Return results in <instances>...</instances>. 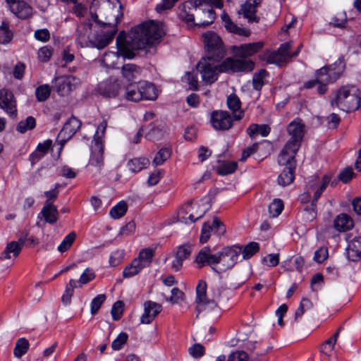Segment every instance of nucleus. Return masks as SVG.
<instances>
[{
    "label": "nucleus",
    "mask_w": 361,
    "mask_h": 361,
    "mask_svg": "<svg viewBox=\"0 0 361 361\" xmlns=\"http://www.w3.org/2000/svg\"><path fill=\"white\" fill-rule=\"evenodd\" d=\"M164 35L163 24L155 21L143 23L132 28L128 35L121 32L116 38L117 51L105 52L100 62L107 68H113L117 64L120 58L123 59L133 58L134 50L154 45Z\"/></svg>",
    "instance_id": "nucleus-1"
},
{
    "label": "nucleus",
    "mask_w": 361,
    "mask_h": 361,
    "mask_svg": "<svg viewBox=\"0 0 361 361\" xmlns=\"http://www.w3.org/2000/svg\"><path fill=\"white\" fill-rule=\"evenodd\" d=\"M264 47L262 42L233 46L231 50L234 57H228L221 63L220 71L224 73L250 72L254 69L255 63L247 58L259 52Z\"/></svg>",
    "instance_id": "nucleus-2"
},
{
    "label": "nucleus",
    "mask_w": 361,
    "mask_h": 361,
    "mask_svg": "<svg viewBox=\"0 0 361 361\" xmlns=\"http://www.w3.org/2000/svg\"><path fill=\"white\" fill-rule=\"evenodd\" d=\"M305 125L299 118L294 119L287 127L289 139L281 152V161H285L286 154L295 155L305 135Z\"/></svg>",
    "instance_id": "nucleus-3"
},
{
    "label": "nucleus",
    "mask_w": 361,
    "mask_h": 361,
    "mask_svg": "<svg viewBox=\"0 0 361 361\" xmlns=\"http://www.w3.org/2000/svg\"><path fill=\"white\" fill-rule=\"evenodd\" d=\"M331 180V175L330 174L324 175L322 179L316 175L309 177L305 185V191L299 196L300 201L302 203L311 201L312 206H315L316 202Z\"/></svg>",
    "instance_id": "nucleus-4"
},
{
    "label": "nucleus",
    "mask_w": 361,
    "mask_h": 361,
    "mask_svg": "<svg viewBox=\"0 0 361 361\" xmlns=\"http://www.w3.org/2000/svg\"><path fill=\"white\" fill-rule=\"evenodd\" d=\"M334 104L344 111L357 110L360 104V93L355 85L342 87L336 93V98L332 101Z\"/></svg>",
    "instance_id": "nucleus-5"
},
{
    "label": "nucleus",
    "mask_w": 361,
    "mask_h": 361,
    "mask_svg": "<svg viewBox=\"0 0 361 361\" xmlns=\"http://www.w3.org/2000/svg\"><path fill=\"white\" fill-rule=\"evenodd\" d=\"M106 127L107 122L105 120L98 125L91 147V154L87 166L89 168H94L97 172H99L104 166L103 141Z\"/></svg>",
    "instance_id": "nucleus-6"
},
{
    "label": "nucleus",
    "mask_w": 361,
    "mask_h": 361,
    "mask_svg": "<svg viewBox=\"0 0 361 361\" xmlns=\"http://www.w3.org/2000/svg\"><path fill=\"white\" fill-rule=\"evenodd\" d=\"M204 4L206 6L214 4L217 8H221L223 7L222 0L187 1L180 4L178 7L179 18L187 24L190 25H193L195 22V15L192 11H195L196 18H198L201 11L204 13L205 9L202 8Z\"/></svg>",
    "instance_id": "nucleus-7"
},
{
    "label": "nucleus",
    "mask_w": 361,
    "mask_h": 361,
    "mask_svg": "<svg viewBox=\"0 0 361 361\" xmlns=\"http://www.w3.org/2000/svg\"><path fill=\"white\" fill-rule=\"evenodd\" d=\"M242 252V247L233 245L224 247L220 252L216 254L213 271L217 274H221L228 269H231L238 262Z\"/></svg>",
    "instance_id": "nucleus-8"
},
{
    "label": "nucleus",
    "mask_w": 361,
    "mask_h": 361,
    "mask_svg": "<svg viewBox=\"0 0 361 361\" xmlns=\"http://www.w3.org/2000/svg\"><path fill=\"white\" fill-rule=\"evenodd\" d=\"M209 209L208 204L202 202H188L178 211V221L184 224H192L200 219Z\"/></svg>",
    "instance_id": "nucleus-9"
},
{
    "label": "nucleus",
    "mask_w": 361,
    "mask_h": 361,
    "mask_svg": "<svg viewBox=\"0 0 361 361\" xmlns=\"http://www.w3.org/2000/svg\"><path fill=\"white\" fill-rule=\"evenodd\" d=\"M220 60L205 56L197 63V70L205 84H212L217 80L218 72H221L220 71L221 64H217Z\"/></svg>",
    "instance_id": "nucleus-10"
},
{
    "label": "nucleus",
    "mask_w": 361,
    "mask_h": 361,
    "mask_svg": "<svg viewBox=\"0 0 361 361\" xmlns=\"http://www.w3.org/2000/svg\"><path fill=\"white\" fill-rule=\"evenodd\" d=\"M206 56L221 59L225 54L222 40L216 33L212 31L205 32L203 35Z\"/></svg>",
    "instance_id": "nucleus-11"
},
{
    "label": "nucleus",
    "mask_w": 361,
    "mask_h": 361,
    "mask_svg": "<svg viewBox=\"0 0 361 361\" xmlns=\"http://www.w3.org/2000/svg\"><path fill=\"white\" fill-rule=\"evenodd\" d=\"M290 47V42H286L282 44L276 51H267L262 56V59L266 61L267 63L271 64H276L281 66L283 63H285L290 58L298 55L299 49L301 45L298 47L297 51L290 54L288 51Z\"/></svg>",
    "instance_id": "nucleus-12"
},
{
    "label": "nucleus",
    "mask_w": 361,
    "mask_h": 361,
    "mask_svg": "<svg viewBox=\"0 0 361 361\" xmlns=\"http://www.w3.org/2000/svg\"><path fill=\"white\" fill-rule=\"evenodd\" d=\"M195 301L197 315L202 312H209L217 309L216 302L207 296V283L203 280H200L197 285Z\"/></svg>",
    "instance_id": "nucleus-13"
},
{
    "label": "nucleus",
    "mask_w": 361,
    "mask_h": 361,
    "mask_svg": "<svg viewBox=\"0 0 361 361\" xmlns=\"http://www.w3.org/2000/svg\"><path fill=\"white\" fill-rule=\"evenodd\" d=\"M285 161H281V153L279 155L278 161L281 166L285 168L278 177V183L281 186H286L290 185L295 178V169L296 166L295 155L286 154Z\"/></svg>",
    "instance_id": "nucleus-14"
},
{
    "label": "nucleus",
    "mask_w": 361,
    "mask_h": 361,
    "mask_svg": "<svg viewBox=\"0 0 361 361\" xmlns=\"http://www.w3.org/2000/svg\"><path fill=\"white\" fill-rule=\"evenodd\" d=\"M53 87L60 96L68 95L80 83V80L73 75H61L52 80Z\"/></svg>",
    "instance_id": "nucleus-15"
},
{
    "label": "nucleus",
    "mask_w": 361,
    "mask_h": 361,
    "mask_svg": "<svg viewBox=\"0 0 361 361\" xmlns=\"http://www.w3.org/2000/svg\"><path fill=\"white\" fill-rule=\"evenodd\" d=\"M116 32L117 29L115 25L110 26L109 24H105L101 32L97 33L92 39V43L90 47L98 49H104L113 40Z\"/></svg>",
    "instance_id": "nucleus-16"
},
{
    "label": "nucleus",
    "mask_w": 361,
    "mask_h": 361,
    "mask_svg": "<svg viewBox=\"0 0 361 361\" xmlns=\"http://www.w3.org/2000/svg\"><path fill=\"white\" fill-rule=\"evenodd\" d=\"M27 236L28 233L27 232H22L18 241H11L8 243L1 254V259H9L12 257H17L25 243Z\"/></svg>",
    "instance_id": "nucleus-17"
},
{
    "label": "nucleus",
    "mask_w": 361,
    "mask_h": 361,
    "mask_svg": "<svg viewBox=\"0 0 361 361\" xmlns=\"http://www.w3.org/2000/svg\"><path fill=\"white\" fill-rule=\"evenodd\" d=\"M210 123L216 130H226L232 126L230 114L224 111H214L211 114Z\"/></svg>",
    "instance_id": "nucleus-18"
},
{
    "label": "nucleus",
    "mask_w": 361,
    "mask_h": 361,
    "mask_svg": "<svg viewBox=\"0 0 361 361\" xmlns=\"http://www.w3.org/2000/svg\"><path fill=\"white\" fill-rule=\"evenodd\" d=\"M0 108L11 117L16 116V99L13 94L6 89L0 90Z\"/></svg>",
    "instance_id": "nucleus-19"
},
{
    "label": "nucleus",
    "mask_w": 361,
    "mask_h": 361,
    "mask_svg": "<svg viewBox=\"0 0 361 361\" xmlns=\"http://www.w3.org/2000/svg\"><path fill=\"white\" fill-rule=\"evenodd\" d=\"M225 231V226L218 218L215 217L214 218L212 225L209 224H203L200 240L202 243H206L209 240L212 232H214V233L218 235H223Z\"/></svg>",
    "instance_id": "nucleus-20"
},
{
    "label": "nucleus",
    "mask_w": 361,
    "mask_h": 361,
    "mask_svg": "<svg viewBox=\"0 0 361 361\" xmlns=\"http://www.w3.org/2000/svg\"><path fill=\"white\" fill-rule=\"evenodd\" d=\"M91 24L90 20L81 23L76 30V42L80 47H90L92 43L91 38Z\"/></svg>",
    "instance_id": "nucleus-21"
},
{
    "label": "nucleus",
    "mask_w": 361,
    "mask_h": 361,
    "mask_svg": "<svg viewBox=\"0 0 361 361\" xmlns=\"http://www.w3.org/2000/svg\"><path fill=\"white\" fill-rule=\"evenodd\" d=\"M144 312L140 317V323L150 324L161 311L162 307L153 301H147L144 303Z\"/></svg>",
    "instance_id": "nucleus-22"
},
{
    "label": "nucleus",
    "mask_w": 361,
    "mask_h": 361,
    "mask_svg": "<svg viewBox=\"0 0 361 361\" xmlns=\"http://www.w3.org/2000/svg\"><path fill=\"white\" fill-rule=\"evenodd\" d=\"M346 255L349 260L356 262L361 258V235L352 239L347 238Z\"/></svg>",
    "instance_id": "nucleus-23"
},
{
    "label": "nucleus",
    "mask_w": 361,
    "mask_h": 361,
    "mask_svg": "<svg viewBox=\"0 0 361 361\" xmlns=\"http://www.w3.org/2000/svg\"><path fill=\"white\" fill-rule=\"evenodd\" d=\"M259 4V0H245L241 5L239 13L243 14L248 22H258L259 18L256 16V9Z\"/></svg>",
    "instance_id": "nucleus-24"
},
{
    "label": "nucleus",
    "mask_w": 361,
    "mask_h": 361,
    "mask_svg": "<svg viewBox=\"0 0 361 361\" xmlns=\"http://www.w3.org/2000/svg\"><path fill=\"white\" fill-rule=\"evenodd\" d=\"M190 253L191 247L190 245H184L179 246L174 252L173 258L171 261V269L176 271L180 270L183 261L190 256Z\"/></svg>",
    "instance_id": "nucleus-25"
},
{
    "label": "nucleus",
    "mask_w": 361,
    "mask_h": 361,
    "mask_svg": "<svg viewBox=\"0 0 361 361\" xmlns=\"http://www.w3.org/2000/svg\"><path fill=\"white\" fill-rule=\"evenodd\" d=\"M216 259V254H212L209 247H204L198 252L195 262L200 268L208 265L213 270Z\"/></svg>",
    "instance_id": "nucleus-26"
},
{
    "label": "nucleus",
    "mask_w": 361,
    "mask_h": 361,
    "mask_svg": "<svg viewBox=\"0 0 361 361\" xmlns=\"http://www.w3.org/2000/svg\"><path fill=\"white\" fill-rule=\"evenodd\" d=\"M221 18L223 25L228 32L245 37H248L250 35L249 30L238 27L235 25L225 11L222 13Z\"/></svg>",
    "instance_id": "nucleus-27"
},
{
    "label": "nucleus",
    "mask_w": 361,
    "mask_h": 361,
    "mask_svg": "<svg viewBox=\"0 0 361 361\" xmlns=\"http://www.w3.org/2000/svg\"><path fill=\"white\" fill-rule=\"evenodd\" d=\"M80 126L81 123L77 118H70L60 131L59 137H61L62 139L71 137L80 128Z\"/></svg>",
    "instance_id": "nucleus-28"
},
{
    "label": "nucleus",
    "mask_w": 361,
    "mask_h": 361,
    "mask_svg": "<svg viewBox=\"0 0 361 361\" xmlns=\"http://www.w3.org/2000/svg\"><path fill=\"white\" fill-rule=\"evenodd\" d=\"M215 6L214 4H210L206 6L204 4H203L202 8L204 10V13L202 11L200 13L199 18H196L197 20V23L194 22V25H197L199 27H205L213 23L216 18L215 13L214 12L212 7Z\"/></svg>",
    "instance_id": "nucleus-29"
},
{
    "label": "nucleus",
    "mask_w": 361,
    "mask_h": 361,
    "mask_svg": "<svg viewBox=\"0 0 361 361\" xmlns=\"http://www.w3.org/2000/svg\"><path fill=\"white\" fill-rule=\"evenodd\" d=\"M11 11L20 19H27L33 13L32 8L24 1L18 0L17 4L12 5Z\"/></svg>",
    "instance_id": "nucleus-30"
},
{
    "label": "nucleus",
    "mask_w": 361,
    "mask_h": 361,
    "mask_svg": "<svg viewBox=\"0 0 361 361\" xmlns=\"http://www.w3.org/2000/svg\"><path fill=\"white\" fill-rule=\"evenodd\" d=\"M141 100H154L158 97V90L151 82L140 81Z\"/></svg>",
    "instance_id": "nucleus-31"
},
{
    "label": "nucleus",
    "mask_w": 361,
    "mask_h": 361,
    "mask_svg": "<svg viewBox=\"0 0 361 361\" xmlns=\"http://www.w3.org/2000/svg\"><path fill=\"white\" fill-rule=\"evenodd\" d=\"M332 82H334V80L331 78V73L326 67H323L317 71L315 80L307 82L305 84V87L310 89L313 87L316 83H329Z\"/></svg>",
    "instance_id": "nucleus-32"
},
{
    "label": "nucleus",
    "mask_w": 361,
    "mask_h": 361,
    "mask_svg": "<svg viewBox=\"0 0 361 361\" xmlns=\"http://www.w3.org/2000/svg\"><path fill=\"white\" fill-rule=\"evenodd\" d=\"M102 94L106 97H116L123 92V88L120 87L118 80L109 81L101 85Z\"/></svg>",
    "instance_id": "nucleus-33"
},
{
    "label": "nucleus",
    "mask_w": 361,
    "mask_h": 361,
    "mask_svg": "<svg viewBox=\"0 0 361 361\" xmlns=\"http://www.w3.org/2000/svg\"><path fill=\"white\" fill-rule=\"evenodd\" d=\"M140 82H130L123 88V97L128 101L139 102L141 100Z\"/></svg>",
    "instance_id": "nucleus-34"
},
{
    "label": "nucleus",
    "mask_w": 361,
    "mask_h": 361,
    "mask_svg": "<svg viewBox=\"0 0 361 361\" xmlns=\"http://www.w3.org/2000/svg\"><path fill=\"white\" fill-rule=\"evenodd\" d=\"M334 226L338 232H345L353 227V221L348 215L341 214L335 219Z\"/></svg>",
    "instance_id": "nucleus-35"
},
{
    "label": "nucleus",
    "mask_w": 361,
    "mask_h": 361,
    "mask_svg": "<svg viewBox=\"0 0 361 361\" xmlns=\"http://www.w3.org/2000/svg\"><path fill=\"white\" fill-rule=\"evenodd\" d=\"M122 77L127 82H131L140 78L141 69L133 63H127L122 67Z\"/></svg>",
    "instance_id": "nucleus-36"
},
{
    "label": "nucleus",
    "mask_w": 361,
    "mask_h": 361,
    "mask_svg": "<svg viewBox=\"0 0 361 361\" xmlns=\"http://www.w3.org/2000/svg\"><path fill=\"white\" fill-rule=\"evenodd\" d=\"M227 105L232 111L233 115L236 120H240L244 115L243 111L240 109V101L235 94H231L227 98Z\"/></svg>",
    "instance_id": "nucleus-37"
},
{
    "label": "nucleus",
    "mask_w": 361,
    "mask_h": 361,
    "mask_svg": "<svg viewBox=\"0 0 361 361\" xmlns=\"http://www.w3.org/2000/svg\"><path fill=\"white\" fill-rule=\"evenodd\" d=\"M41 213L44 220L49 224H54L58 219V210L51 202H46Z\"/></svg>",
    "instance_id": "nucleus-38"
},
{
    "label": "nucleus",
    "mask_w": 361,
    "mask_h": 361,
    "mask_svg": "<svg viewBox=\"0 0 361 361\" xmlns=\"http://www.w3.org/2000/svg\"><path fill=\"white\" fill-rule=\"evenodd\" d=\"M52 144L51 140H47L42 143H39L35 152H33L30 156V159L31 162L35 163L38 161L42 157H43L48 152Z\"/></svg>",
    "instance_id": "nucleus-39"
},
{
    "label": "nucleus",
    "mask_w": 361,
    "mask_h": 361,
    "mask_svg": "<svg viewBox=\"0 0 361 361\" xmlns=\"http://www.w3.org/2000/svg\"><path fill=\"white\" fill-rule=\"evenodd\" d=\"M154 255V249L147 247L141 250L138 256L135 258L143 268L149 267Z\"/></svg>",
    "instance_id": "nucleus-40"
},
{
    "label": "nucleus",
    "mask_w": 361,
    "mask_h": 361,
    "mask_svg": "<svg viewBox=\"0 0 361 361\" xmlns=\"http://www.w3.org/2000/svg\"><path fill=\"white\" fill-rule=\"evenodd\" d=\"M247 133L251 138L255 137L258 134L262 137H267L270 133V128L269 126L262 124H252L247 129Z\"/></svg>",
    "instance_id": "nucleus-41"
},
{
    "label": "nucleus",
    "mask_w": 361,
    "mask_h": 361,
    "mask_svg": "<svg viewBox=\"0 0 361 361\" xmlns=\"http://www.w3.org/2000/svg\"><path fill=\"white\" fill-rule=\"evenodd\" d=\"M144 268L140 263L134 259L130 264H128L123 271V276L124 278H131L138 274Z\"/></svg>",
    "instance_id": "nucleus-42"
},
{
    "label": "nucleus",
    "mask_w": 361,
    "mask_h": 361,
    "mask_svg": "<svg viewBox=\"0 0 361 361\" xmlns=\"http://www.w3.org/2000/svg\"><path fill=\"white\" fill-rule=\"evenodd\" d=\"M149 164V161L145 157L134 158L128 162L129 170L133 172H138L146 168Z\"/></svg>",
    "instance_id": "nucleus-43"
},
{
    "label": "nucleus",
    "mask_w": 361,
    "mask_h": 361,
    "mask_svg": "<svg viewBox=\"0 0 361 361\" xmlns=\"http://www.w3.org/2000/svg\"><path fill=\"white\" fill-rule=\"evenodd\" d=\"M339 332H336L330 338L326 340L321 347V353L327 356L330 357L334 349L335 343L337 341Z\"/></svg>",
    "instance_id": "nucleus-44"
},
{
    "label": "nucleus",
    "mask_w": 361,
    "mask_h": 361,
    "mask_svg": "<svg viewBox=\"0 0 361 361\" xmlns=\"http://www.w3.org/2000/svg\"><path fill=\"white\" fill-rule=\"evenodd\" d=\"M35 126V118L32 116H27L25 120H22L18 123L16 130L20 133H25L28 130H32Z\"/></svg>",
    "instance_id": "nucleus-45"
},
{
    "label": "nucleus",
    "mask_w": 361,
    "mask_h": 361,
    "mask_svg": "<svg viewBox=\"0 0 361 361\" xmlns=\"http://www.w3.org/2000/svg\"><path fill=\"white\" fill-rule=\"evenodd\" d=\"M326 68L331 73V78L335 81L343 72L345 64L343 60L338 59L334 64L327 66Z\"/></svg>",
    "instance_id": "nucleus-46"
},
{
    "label": "nucleus",
    "mask_w": 361,
    "mask_h": 361,
    "mask_svg": "<svg viewBox=\"0 0 361 361\" xmlns=\"http://www.w3.org/2000/svg\"><path fill=\"white\" fill-rule=\"evenodd\" d=\"M259 250V245L256 242H250L244 247H242L240 255L244 259H248L252 257Z\"/></svg>",
    "instance_id": "nucleus-47"
},
{
    "label": "nucleus",
    "mask_w": 361,
    "mask_h": 361,
    "mask_svg": "<svg viewBox=\"0 0 361 361\" xmlns=\"http://www.w3.org/2000/svg\"><path fill=\"white\" fill-rule=\"evenodd\" d=\"M76 238V234L74 232L68 233L61 241L57 247V250L61 252H65L71 248Z\"/></svg>",
    "instance_id": "nucleus-48"
},
{
    "label": "nucleus",
    "mask_w": 361,
    "mask_h": 361,
    "mask_svg": "<svg viewBox=\"0 0 361 361\" xmlns=\"http://www.w3.org/2000/svg\"><path fill=\"white\" fill-rule=\"evenodd\" d=\"M171 157V149L168 147L161 148L155 155L152 163L154 166H159L164 164Z\"/></svg>",
    "instance_id": "nucleus-49"
},
{
    "label": "nucleus",
    "mask_w": 361,
    "mask_h": 361,
    "mask_svg": "<svg viewBox=\"0 0 361 361\" xmlns=\"http://www.w3.org/2000/svg\"><path fill=\"white\" fill-rule=\"evenodd\" d=\"M127 212V204L124 201H121L113 207L109 214L115 219L122 217Z\"/></svg>",
    "instance_id": "nucleus-50"
},
{
    "label": "nucleus",
    "mask_w": 361,
    "mask_h": 361,
    "mask_svg": "<svg viewBox=\"0 0 361 361\" xmlns=\"http://www.w3.org/2000/svg\"><path fill=\"white\" fill-rule=\"evenodd\" d=\"M51 93V87L47 85H42L39 86L35 90V95L38 102L46 101Z\"/></svg>",
    "instance_id": "nucleus-51"
},
{
    "label": "nucleus",
    "mask_w": 361,
    "mask_h": 361,
    "mask_svg": "<svg viewBox=\"0 0 361 361\" xmlns=\"http://www.w3.org/2000/svg\"><path fill=\"white\" fill-rule=\"evenodd\" d=\"M28 346V341L25 338L18 339L14 348V355L18 358L21 357L27 351Z\"/></svg>",
    "instance_id": "nucleus-52"
},
{
    "label": "nucleus",
    "mask_w": 361,
    "mask_h": 361,
    "mask_svg": "<svg viewBox=\"0 0 361 361\" xmlns=\"http://www.w3.org/2000/svg\"><path fill=\"white\" fill-rule=\"evenodd\" d=\"M237 169L236 161H227L221 164L218 167V173L220 175L225 176L233 173Z\"/></svg>",
    "instance_id": "nucleus-53"
},
{
    "label": "nucleus",
    "mask_w": 361,
    "mask_h": 361,
    "mask_svg": "<svg viewBox=\"0 0 361 361\" xmlns=\"http://www.w3.org/2000/svg\"><path fill=\"white\" fill-rule=\"evenodd\" d=\"M125 257V251L123 250H116L112 252L109 256V265L111 267H116L123 262Z\"/></svg>",
    "instance_id": "nucleus-54"
},
{
    "label": "nucleus",
    "mask_w": 361,
    "mask_h": 361,
    "mask_svg": "<svg viewBox=\"0 0 361 361\" xmlns=\"http://www.w3.org/2000/svg\"><path fill=\"white\" fill-rule=\"evenodd\" d=\"M283 209V202L279 199L274 200L269 206V212L271 216H278Z\"/></svg>",
    "instance_id": "nucleus-55"
},
{
    "label": "nucleus",
    "mask_w": 361,
    "mask_h": 361,
    "mask_svg": "<svg viewBox=\"0 0 361 361\" xmlns=\"http://www.w3.org/2000/svg\"><path fill=\"white\" fill-rule=\"evenodd\" d=\"M267 75L265 70H260L258 73H255L252 78V85L255 90L259 91L262 89L264 85V79Z\"/></svg>",
    "instance_id": "nucleus-56"
},
{
    "label": "nucleus",
    "mask_w": 361,
    "mask_h": 361,
    "mask_svg": "<svg viewBox=\"0 0 361 361\" xmlns=\"http://www.w3.org/2000/svg\"><path fill=\"white\" fill-rule=\"evenodd\" d=\"M106 298V297L104 294H99L92 300L90 302V312L92 315L96 314V312L99 310Z\"/></svg>",
    "instance_id": "nucleus-57"
},
{
    "label": "nucleus",
    "mask_w": 361,
    "mask_h": 361,
    "mask_svg": "<svg viewBox=\"0 0 361 361\" xmlns=\"http://www.w3.org/2000/svg\"><path fill=\"white\" fill-rule=\"evenodd\" d=\"M128 336L125 332L120 333L118 336L112 341L111 348L114 350H121L127 342Z\"/></svg>",
    "instance_id": "nucleus-58"
},
{
    "label": "nucleus",
    "mask_w": 361,
    "mask_h": 361,
    "mask_svg": "<svg viewBox=\"0 0 361 361\" xmlns=\"http://www.w3.org/2000/svg\"><path fill=\"white\" fill-rule=\"evenodd\" d=\"M262 263L268 267H274L279 263V255L276 253L269 254L262 259Z\"/></svg>",
    "instance_id": "nucleus-59"
},
{
    "label": "nucleus",
    "mask_w": 361,
    "mask_h": 361,
    "mask_svg": "<svg viewBox=\"0 0 361 361\" xmlns=\"http://www.w3.org/2000/svg\"><path fill=\"white\" fill-rule=\"evenodd\" d=\"M347 23V18L345 13L338 14L333 17L329 24L335 27L343 28Z\"/></svg>",
    "instance_id": "nucleus-60"
},
{
    "label": "nucleus",
    "mask_w": 361,
    "mask_h": 361,
    "mask_svg": "<svg viewBox=\"0 0 361 361\" xmlns=\"http://www.w3.org/2000/svg\"><path fill=\"white\" fill-rule=\"evenodd\" d=\"M12 37V33L4 23L0 26V43L6 44L9 42Z\"/></svg>",
    "instance_id": "nucleus-61"
},
{
    "label": "nucleus",
    "mask_w": 361,
    "mask_h": 361,
    "mask_svg": "<svg viewBox=\"0 0 361 361\" xmlns=\"http://www.w3.org/2000/svg\"><path fill=\"white\" fill-rule=\"evenodd\" d=\"M164 135V131L159 127H152L150 130L146 133V137L149 140H156L162 137Z\"/></svg>",
    "instance_id": "nucleus-62"
},
{
    "label": "nucleus",
    "mask_w": 361,
    "mask_h": 361,
    "mask_svg": "<svg viewBox=\"0 0 361 361\" xmlns=\"http://www.w3.org/2000/svg\"><path fill=\"white\" fill-rule=\"evenodd\" d=\"M182 80L184 82L188 83V88L195 90L197 87L198 81L196 75L193 73H186Z\"/></svg>",
    "instance_id": "nucleus-63"
},
{
    "label": "nucleus",
    "mask_w": 361,
    "mask_h": 361,
    "mask_svg": "<svg viewBox=\"0 0 361 361\" xmlns=\"http://www.w3.org/2000/svg\"><path fill=\"white\" fill-rule=\"evenodd\" d=\"M95 276V273L92 269L86 268L79 279L82 286L92 281Z\"/></svg>",
    "instance_id": "nucleus-64"
}]
</instances>
